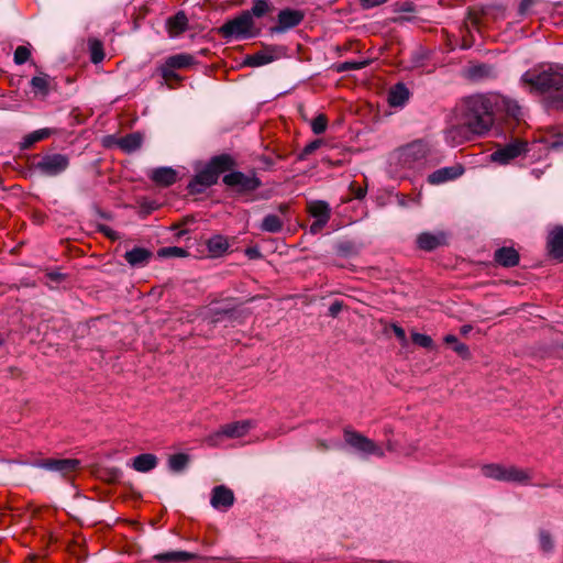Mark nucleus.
<instances>
[{
	"mask_svg": "<svg viewBox=\"0 0 563 563\" xmlns=\"http://www.w3.org/2000/svg\"><path fill=\"white\" fill-rule=\"evenodd\" d=\"M53 134V130L48 128L36 130L30 134H27L22 142L23 148H29L36 142H40L42 140H45Z\"/></svg>",
	"mask_w": 563,
	"mask_h": 563,
	"instance_id": "obj_34",
	"label": "nucleus"
},
{
	"mask_svg": "<svg viewBox=\"0 0 563 563\" xmlns=\"http://www.w3.org/2000/svg\"><path fill=\"white\" fill-rule=\"evenodd\" d=\"M539 543H540V548L543 552L545 553H550L553 551L554 549V541H553V538L552 536L550 534V532L545 531V530H541L539 532Z\"/></svg>",
	"mask_w": 563,
	"mask_h": 563,
	"instance_id": "obj_40",
	"label": "nucleus"
},
{
	"mask_svg": "<svg viewBox=\"0 0 563 563\" xmlns=\"http://www.w3.org/2000/svg\"><path fill=\"white\" fill-rule=\"evenodd\" d=\"M303 20V13L299 10L285 9L278 13V24L273 26L271 31L273 33H283L289 29H292L301 23Z\"/></svg>",
	"mask_w": 563,
	"mask_h": 563,
	"instance_id": "obj_13",
	"label": "nucleus"
},
{
	"mask_svg": "<svg viewBox=\"0 0 563 563\" xmlns=\"http://www.w3.org/2000/svg\"><path fill=\"white\" fill-rule=\"evenodd\" d=\"M142 142L143 135L139 132H134L121 137L118 141V145L122 151L132 153L141 147Z\"/></svg>",
	"mask_w": 563,
	"mask_h": 563,
	"instance_id": "obj_30",
	"label": "nucleus"
},
{
	"mask_svg": "<svg viewBox=\"0 0 563 563\" xmlns=\"http://www.w3.org/2000/svg\"><path fill=\"white\" fill-rule=\"evenodd\" d=\"M161 255L164 256H176V257H183L187 254L186 250L177 246L172 247H165L159 251Z\"/></svg>",
	"mask_w": 563,
	"mask_h": 563,
	"instance_id": "obj_47",
	"label": "nucleus"
},
{
	"mask_svg": "<svg viewBox=\"0 0 563 563\" xmlns=\"http://www.w3.org/2000/svg\"><path fill=\"white\" fill-rule=\"evenodd\" d=\"M408 98L409 90L404 84L400 82L390 88L388 93V102L393 107H400L405 104Z\"/></svg>",
	"mask_w": 563,
	"mask_h": 563,
	"instance_id": "obj_28",
	"label": "nucleus"
},
{
	"mask_svg": "<svg viewBox=\"0 0 563 563\" xmlns=\"http://www.w3.org/2000/svg\"><path fill=\"white\" fill-rule=\"evenodd\" d=\"M552 104L553 107H555L556 109H563V92H558L553 99H552Z\"/></svg>",
	"mask_w": 563,
	"mask_h": 563,
	"instance_id": "obj_53",
	"label": "nucleus"
},
{
	"mask_svg": "<svg viewBox=\"0 0 563 563\" xmlns=\"http://www.w3.org/2000/svg\"><path fill=\"white\" fill-rule=\"evenodd\" d=\"M344 440L345 443L361 453L363 456L375 455L378 457H384L385 453L383 449L377 445L373 440L366 438L365 435L351 430H344Z\"/></svg>",
	"mask_w": 563,
	"mask_h": 563,
	"instance_id": "obj_8",
	"label": "nucleus"
},
{
	"mask_svg": "<svg viewBox=\"0 0 563 563\" xmlns=\"http://www.w3.org/2000/svg\"><path fill=\"white\" fill-rule=\"evenodd\" d=\"M495 261L504 267H514L519 263V254L514 247H500L495 251Z\"/></svg>",
	"mask_w": 563,
	"mask_h": 563,
	"instance_id": "obj_22",
	"label": "nucleus"
},
{
	"mask_svg": "<svg viewBox=\"0 0 563 563\" xmlns=\"http://www.w3.org/2000/svg\"><path fill=\"white\" fill-rule=\"evenodd\" d=\"M34 465L66 476L78 468L79 461L76 459H45L37 461Z\"/></svg>",
	"mask_w": 563,
	"mask_h": 563,
	"instance_id": "obj_11",
	"label": "nucleus"
},
{
	"mask_svg": "<svg viewBox=\"0 0 563 563\" xmlns=\"http://www.w3.org/2000/svg\"><path fill=\"white\" fill-rule=\"evenodd\" d=\"M228 313V310L222 309L218 310L216 308L209 307L206 311V318L210 319L211 323L219 322L222 320L223 316Z\"/></svg>",
	"mask_w": 563,
	"mask_h": 563,
	"instance_id": "obj_46",
	"label": "nucleus"
},
{
	"mask_svg": "<svg viewBox=\"0 0 563 563\" xmlns=\"http://www.w3.org/2000/svg\"><path fill=\"white\" fill-rule=\"evenodd\" d=\"M328 120L324 114H319L311 122V129L314 134H321L325 131Z\"/></svg>",
	"mask_w": 563,
	"mask_h": 563,
	"instance_id": "obj_45",
	"label": "nucleus"
},
{
	"mask_svg": "<svg viewBox=\"0 0 563 563\" xmlns=\"http://www.w3.org/2000/svg\"><path fill=\"white\" fill-rule=\"evenodd\" d=\"M528 151V143L516 139L505 146L496 150L492 155V161L499 164H508L514 158L525 154Z\"/></svg>",
	"mask_w": 563,
	"mask_h": 563,
	"instance_id": "obj_10",
	"label": "nucleus"
},
{
	"mask_svg": "<svg viewBox=\"0 0 563 563\" xmlns=\"http://www.w3.org/2000/svg\"><path fill=\"white\" fill-rule=\"evenodd\" d=\"M271 2L268 0H254V4L251 9V16L262 18L271 11Z\"/></svg>",
	"mask_w": 563,
	"mask_h": 563,
	"instance_id": "obj_38",
	"label": "nucleus"
},
{
	"mask_svg": "<svg viewBox=\"0 0 563 563\" xmlns=\"http://www.w3.org/2000/svg\"><path fill=\"white\" fill-rule=\"evenodd\" d=\"M364 196V191L363 190H360L358 194H357V198H362Z\"/></svg>",
	"mask_w": 563,
	"mask_h": 563,
	"instance_id": "obj_58",
	"label": "nucleus"
},
{
	"mask_svg": "<svg viewBox=\"0 0 563 563\" xmlns=\"http://www.w3.org/2000/svg\"><path fill=\"white\" fill-rule=\"evenodd\" d=\"M429 153L430 146L423 140H416L400 146L389 156L390 172L398 177H406L424 165Z\"/></svg>",
	"mask_w": 563,
	"mask_h": 563,
	"instance_id": "obj_2",
	"label": "nucleus"
},
{
	"mask_svg": "<svg viewBox=\"0 0 563 563\" xmlns=\"http://www.w3.org/2000/svg\"><path fill=\"white\" fill-rule=\"evenodd\" d=\"M446 239V234L442 231L435 233L423 232L418 235L417 244L420 250L430 252L439 246L445 245Z\"/></svg>",
	"mask_w": 563,
	"mask_h": 563,
	"instance_id": "obj_18",
	"label": "nucleus"
},
{
	"mask_svg": "<svg viewBox=\"0 0 563 563\" xmlns=\"http://www.w3.org/2000/svg\"><path fill=\"white\" fill-rule=\"evenodd\" d=\"M207 166L216 173V176L219 177V175L225 170L231 169L234 166L233 158L228 154H221L218 156H214L210 159V162L207 164Z\"/></svg>",
	"mask_w": 563,
	"mask_h": 563,
	"instance_id": "obj_26",
	"label": "nucleus"
},
{
	"mask_svg": "<svg viewBox=\"0 0 563 563\" xmlns=\"http://www.w3.org/2000/svg\"><path fill=\"white\" fill-rule=\"evenodd\" d=\"M495 111L505 112L507 115L518 119L521 114V108L518 102L500 93H489Z\"/></svg>",
	"mask_w": 563,
	"mask_h": 563,
	"instance_id": "obj_14",
	"label": "nucleus"
},
{
	"mask_svg": "<svg viewBox=\"0 0 563 563\" xmlns=\"http://www.w3.org/2000/svg\"><path fill=\"white\" fill-rule=\"evenodd\" d=\"M368 60H360V62H344L338 65V71H349V70H357L367 66Z\"/></svg>",
	"mask_w": 563,
	"mask_h": 563,
	"instance_id": "obj_43",
	"label": "nucleus"
},
{
	"mask_svg": "<svg viewBox=\"0 0 563 563\" xmlns=\"http://www.w3.org/2000/svg\"><path fill=\"white\" fill-rule=\"evenodd\" d=\"M341 310H342V303H341L340 301H334V302L329 307V314H330L331 317H336Z\"/></svg>",
	"mask_w": 563,
	"mask_h": 563,
	"instance_id": "obj_52",
	"label": "nucleus"
},
{
	"mask_svg": "<svg viewBox=\"0 0 563 563\" xmlns=\"http://www.w3.org/2000/svg\"><path fill=\"white\" fill-rule=\"evenodd\" d=\"M151 257L152 253L144 247H133L124 254L125 261L133 267L145 266Z\"/></svg>",
	"mask_w": 563,
	"mask_h": 563,
	"instance_id": "obj_20",
	"label": "nucleus"
},
{
	"mask_svg": "<svg viewBox=\"0 0 563 563\" xmlns=\"http://www.w3.org/2000/svg\"><path fill=\"white\" fill-rule=\"evenodd\" d=\"M284 54L283 47L266 46L264 49L252 55H246L243 64L250 67H260L276 60Z\"/></svg>",
	"mask_w": 563,
	"mask_h": 563,
	"instance_id": "obj_12",
	"label": "nucleus"
},
{
	"mask_svg": "<svg viewBox=\"0 0 563 563\" xmlns=\"http://www.w3.org/2000/svg\"><path fill=\"white\" fill-rule=\"evenodd\" d=\"M245 254L250 257V258H258L261 256V253L255 247H250L245 251Z\"/></svg>",
	"mask_w": 563,
	"mask_h": 563,
	"instance_id": "obj_55",
	"label": "nucleus"
},
{
	"mask_svg": "<svg viewBox=\"0 0 563 563\" xmlns=\"http://www.w3.org/2000/svg\"><path fill=\"white\" fill-rule=\"evenodd\" d=\"M283 229V221L276 214H267L262 223L261 230L271 233H277Z\"/></svg>",
	"mask_w": 563,
	"mask_h": 563,
	"instance_id": "obj_35",
	"label": "nucleus"
},
{
	"mask_svg": "<svg viewBox=\"0 0 563 563\" xmlns=\"http://www.w3.org/2000/svg\"><path fill=\"white\" fill-rule=\"evenodd\" d=\"M189 457L187 454L177 453L169 457L168 466L173 472H181L188 465Z\"/></svg>",
	"mask_w": 563,
	"mask_h": 563,
	"instance_id": "obj_37",
	"label": "nucleus"
},
{
	"mask_svg": "<svg viewBox=\"0 0 563 563\" xmlns=\"http://www.w3.org/2000/svg\"><path fill=\"white\" fill-rule=\"evenodd\" d=\"M89 48L91 54V62L95 64L100 63L104 58L103 47L100 41L90 40Z\"/></svg>",
	"mask_w": 563,
	"mask_h": 563,
	"instance_id": "obj_39",
	"label": "nucleus"
},
{
	"mask_svg": "<svg viewBox=\"0 0 563 563\" xmlns=\"http://www.w3.org/2000/svg\"><path fill=\"white\" fill-rule=\"evenodd\" d=\"M207 247L213 256H220L229 249V242L222 235H214L208 240Z\"/></svg>",
	"mask_w": 563,
	"mask_h": 563,
	"instance_id": "obj_33",
	"label": "nucleus"
},
{
	"mask_svg": "<svg viewBox=\"0 0 563 563\" xmlns=\"http://www.w3.org/2000/svg\"><path fill=\"white\" fill-rule=\"evenodd\" d=\"M223 183L229 186L236 188L239 191L246 192L256 190L262 186L261 180L255 174L245 175L242 172H232L223 177Z\"/></svg>",
	"mask_w": 563,
	"mask_h": 563,
	"instance_id": "obj_9",
	"label": "nucleus"
},
{
	"mask_svg": "<svg viewBox=\"0 0 563 563\" xmlns=\"http://www.w3.org/2000/svg\"><path fill=\"white\" fill-rule=\"evenodd\" d=\"M49 81L51 78L46 74L34 76L30 81L34 95L42 99L46 98L49 95Z\"/></svg>",
	"mask_w": 563,
	"mask_h": 563,
	"instance_id": "obj_29",
	"label": "nucleus"
},
{
	"mask_svg": "<svg viewBox=\"0 0 563 563\" xmlns=\"http://www.w3.org/2000/svg\"><path fill=\"white\" fill-rule=\"evenodd\" d=\"M548 246L554 258L563 261V228H556L550 233Z\"/></svg>",
	"mask_w": 563,
	"mask_h": 563,
	"instance_id": "obj_23",
	"label": "nucleus"
},
{
	"mask_svg": "<svg viewBox=\"0 0 563 563\" xmlns=\"http://www.w3.org/2000/svg\"><path fill=\"white\" fill-rule=\"evenodd\" d=\"M151 179L161 186H170L176 183L177 173L172 167H158L151 172Z\"/></svg>",
	"mask_w": 563,
	"mask_h": 563,
	"instance_id": "obj_19",
	"label": "nucleus"
},
{
	"mask_svg": "<svg viewBox=\"0 0 563 563\" xmlns=\"http://www.w3.org/2000/svg\"><path fill=\"white\" fill-rule=\"evenodd\" d=\"M523 86L529 88L530 92L545 93L550 91H560L563 89V67L550 66L541 71L527 70L520 79Z\"/></svg>",
	"mask_w": 563,
	"mask_h": 563,
	"instance_id": "obj_3",
	"label": "nucleus"
},
{
	"mask_svg": "<svg viewBox=\"0 0 563 563\" xmlns=\"http://www.w3.org/2000/svg\"><path fill=\"white\" fill-rule=\"evenodd\" d=\"M31 56V51L29 47L20 45L14 51V63L16 65H22L29 60Z\"/></svg>",
	"mask_w": 563,
	"mask_h": 563,
	"instance_id": "obj_42",
	"label": "nucleus"
},
{
	"mask_svg": "<svg viewBox=\"0 0 563 563\" xmlns=\"http://www.w3.org/2000/svg\"><path fill=\"white\" fill-rule=\"evenodd\" d=\"M255 427L253 420H242L222 426L218 431L210 434L206 442L211 446L220 445L223 438L238 439L244 437Z\"/></svg>",
	"mask_w": 563,
	"mask_h": 563,
	"instance_id": "obj_7",
	"label": "nucleus"
},
{
	"mask_svg": "<svg viewBox=\"0 0 563 563\" xmlns=\"http://www.w3.org/2000/svg\"><path fill=\"white\" fill-rule=\"evenodd\" d=\"M464 173L462 165L456 164L439 168L428 176V181L432 185H440L453 179H456Z\"/></svg>",
	"mask_w": 563,
	"mask_h": 563,
	"instance_id": "obj_16",
	"label": "nucleus"
},
{
	"mask_svg": "<svg viewBox=\"0 0 563 563\" xmlns=\"http://www.w3.org/2000/svg\"><path fill=\"white\" fill-rule=\"evenodd\" d=\"M101 232H103L108 238L114 240L118 238V234L117 232H114L112 229H110L109 227H106V225H102L100 228Z\"/></svg>",
	"mask_w": 563,
	"mask_h": 563,
	"instance_id": "obj_54",
	"label": "nucleus"
},
{
	"mask_svg": "<svg viewBox=\"0 0 563 563\" xmlns=\"http://www.w3.org/2000/svg\"><path fill=\"white\" fill-rule=\"evenodd\" d=\"M188 19L184 12H178L167 21L168 33L172 37H176L186 31Z\"/></svg>",
	"mask_w": 563,
	"mask_h": 563,
	"instance_id": "obj_27",
	"label": "nucleus"
},
{
	"mask_svg": "<svg viewBox=\"0 0 563 563\" xmlns=\"http://www.w3.org/2000/svg\"><path fill=\"white\" fill-rule=\"evenodd\" d=\"M320 144H321L320 141H313V142L307 144L302 151L301 157L313 153L317 148H319Z\"/></svg>",
	"mask_w": 563,
	"mask_h": 563,
	"instance_id": "obj_49",
	"label": "nucleus"
},
{
	"mask_svg": "<svg viewBox=\"0 0 563 563\" xmlns=\"http://www.w3.org/2000/svg\"><path fill=\"white\" fill-rule=\"evenodd\" d=\"M485 477L496 481L531 485L533 472L530 468H520L515 465L487 464L482 467Z\"/></svg>",
	"mask_w": 563,
	"mask_h": 563,
	"instance_id": "obj_4",
	"label": "nucleus"
},
{
	"mask_svg": "<svg viewBox=\"0 0 563 563\" xmlns=\"http://www.w3.org/2000/svg\"><path fill=\"white\" fill-rule=\"evenodd\" d=\"M467 77L472 80H483L496 77V70L492 65L477 64L467 68Z\"/></svg>",
	"mask_w": 563,
	"mask_h": 563,
	"instance_id": "obj_25",
	"label": "nucleus"
},
{
	"mask_svg": "<svg viewBox=\"0 0 563 563\" xmlns=\"http://www.w3.org/2000/svg\"><path fill=\"white\" fill-rule=\"evenodd\" d=\"M233 503L234 494L230 488L220 485L212 489L210 504L213 508L227 510L233 505Z\"/></svg>",
	"mask_w": 563,
	"mask_h": 563,
	"instance_id": "obj_17",
	"label": "nucleus"
},
{
	"mask_svg": "<svg viewBox=\"0 0 563 563\" xmlns=\"http://www.w3.org/2000/svg\"><path fill=\"white\" fill-rule=\"evenodd\" d=\"M470 330H471V325H463V327L461 328V332H462L463 334H467Z\"/></svg>",
	"mask_w": 563,
	"mask_h": 563,
	"instance_id": "obj_57",
	"label": "nucleus"
},
{
	"mask_svg": "<svg viewBox=\"0 0 563 563\" xmlns=\"http://www.w3.org/2000/svg\"><path fill=\"white\" fill-rule=\"evenodd\" d=\"M254 21L250 11H243L239 16L228 21L220 27V33L225 38H249L254 35Z\"/></svg>",
	"mask_w": 563,
	"mask_h": 563,
	"instance_id": "obj_6",
	"label": "nucleus"
},
{
	"mask_svg": "<svg viewBox=\"0 0 563 563\" xmlns=\"http://www.w3.org/2000/svg\"><path fill=\"white\" fill-rule=\"evenodd\" d=\"M196 558V554L186 551H168L158 553L153 556V560L158 563H183Z\"/></svg>",
	"mask_w": 563,
	"mask_h": 563,
	"instance_id": "obj_21",
	"label": "nucleus"
},
{
	"mask_svg": "<svg viewBox=\"0 0 563 563\" xmlns=\"http://www.w3.org/2000/svg\"><path fill=\"white\" fill-rule=\"evenodd\" d=\"M318 448H320L321 450H328L329 445L324 441H319Z\"/></svg>",
	"mask_w": 563,
	"mask_h": 563,
	"instance_id": "obj_56",
	"label": "nucleus"
},
{
	"mask_svg": "<svg viewBox=\"0 0 563 563\" xmlns=\"http://www.w3.org/2000/svg\"><path fill=\"white\" fill-rule=\"evenodd\" d=\"M444 342L446 344H451L452 349L455 353H457L463 358H468L471 353L466 344L460 342L457 338L453 334H448L444 336Z\"/></svg>",
	"mask_w": 563,
	"mask_h": 563,
	"instance_id": "obj_36",
	"label": "nucleus"
},
{
	"mask_svg": "<svg viewBox=\"0 0 563 563\" xmlns=\"http://www.w3.org/2000/svg\"><path fill=\"white\" fill-rule=\"evenodd\" d=\"M70 165V158L62 153L42 155L33 165L35 172L45 177H57L65 173Z\"/></svg>",
	"mask_w": 563,
	"mask_h": 563,
	"instance_id": "obj_5",
	"label": "nucleus"
},
{
	"mask_svg": "<svg viewBox=\"0 0 563 563\" xmlns=\"http://www.w3.org/2000/svg\"><path fill=\"white\" fill-rule=\"evenodd\" d=\"M309 213L316 219L328 222L330 220L331 211L325 201L316 200L308 205Z\"/></svg>",
	"mask_w": 563,
	"mask_h": 563,
	"instance_id": "obj_31",
	"label": "nucleus"
},
{
	"mask_svg": "<svg viewBox=\"0 0 563 563\" xmlns=\"http://www.w3.org/2000/svg\"><path fill=\"white\" fill-rule=\"evenodd\" d=\"M412 342L426 349H432L433 341L431 336L422 333L415 332L411 334Z\"/></svg>",
	"mask_w": 563,
	"mask_h": 563,
	"instance_id": "obj_44",
	"label": "nucleus"
},
{
	"mask_svg": "<svg viewBox=\"0 0 563 563\" xmlns=\"http://www.w3.org/2000/svg\"><path fill=\"white\" fill-rule=\"evenodd\" d=\"M157 465V457L154 454L151 453H144L135 456L132 462L131 466L140 473H146L152 470H154Z\"/></svg>",
	"mask_w": 563,
	"mask_h": 563,
	"instance_id": "obj_24",
	"label": "nucleus"
},
{
	"mask_svg": "<svg viewBox=\"0 0 563 563\" xmlns=\"http://www.w3.org/2000/svg\"><path fill=\"white\" fill-rule=\"evenodd\" d=\"M159 73L162 75V77L164 78L165 81H179L181 80V77L175 71V69H173L172 67H169L166 63H163L161 66H159Z\"/></svg>",
	"mask_w": 563,
	"mask_h": 563,
	"instance_id": "obj_41",
	"label": "nucleus"
},
{
	"mask_svg": "<svg viewBox=\"0 0 563 563\" xmlns=\"http://www.w3.org/2000/svg\"><path fill=\"white\" fill-rule=\"evenodd\" d=\"M495 122V109L489 93L473 95L465 98L460 110V123L445 132V140L456 146L474 136H483L489 132Z\"/></svg>",
	"mask_w": 563,
	"mask_h": 563,
	"instance_id": "obj_1",
	"label": "nucleus"
},
{
	"mask_svg": "<svg viewBox=\"0 0 563 563\" xmlns=\"http://www.w3.org/2000/svg\"><path fill=\"white\" fill-rule=\"evenodd\" d=\"M194 62L195 58L192 55L180 53L167 57L164 63H166L173 69H183L191 66Z\"/></svg>",
	"mask_w": 563,
	"mask_h": 563,
	"instance_id": "obj_32",
	"label": "nucleus"
},
{
	"mask_svg": "<svg viewBox=\"0 0 563 563\" xmlns=\"http://www.w3.org/2000/svg\"><path fill=\"white\" fill-rule=\"evenodd\" d=\"M327 223L328 222L325 221L314 220L309 228V232L311 234H318L321 232V230L325 227Z\"/></svg>",
	"mask_w": 563,
	"mask_h": 563,
	"instance_id": "obj_48",
	"label": "nucleus"
},
{
	"mask_svg": "<svg viewBox=\"0 0 563 563\" xmlns=\"http://www.w3.org/2000/svg\"><path fill=\"white\" fill-rule=\"evenodd\" d=\"M387 1L388 0H361V5L364 9H371V8L380 5Z\"/></svg>",
	"mask_w": 563,
	"mask_h": 563,
	"instance_id": "obj_50",
	"label": "nucleus"
},
{
	"mask_svg": "<svg viewBox=\"0 0 563 563\" xmlns=\"http://www.w3.org/2000/svg\"><path fill=\"white\" fill-rule=\"evenodd\" d=\"M218 180L216 173L212 172L208 166L200 170L195 178L189 183L188 188L192 194H200L207 188L214 185Z\"/></svg>",
	"mask_w": 563,
	"mask_h": 563,
	"instance_id": "obj_15",
	"label": "nucleus"
},
{
	"mask_svg": "<svg viewBox=\"0 0 563 563\" xmlns=\"http://www.w3.org/2000/svg\"><path fill=\"white\" fill-rule=\"evenodd\" d=\"M391 329H393V331H394L395 335H396V336H397V338H398L402 343H405V342L407 341L406 332H405V330H404L401 327H399V325H397V324H393V325H391Z\"/></svg>",
	"mask_w": 563,
	"mask_h": 563,
	"instance_id": "obj_51",
	"label": "nucleus"
}]
</instances>
